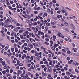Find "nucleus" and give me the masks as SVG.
I'll return each mask as SVG.
<instances>
[{"label": "nucleus", "instance_id": "nucleus-22", "mask_svg": "<svg viewBox=\"0 0 79 79\" xmlns=\"http://www.w3.org/2000/svg\"><path fill=\"white\" fill-rule=\"evenodd\" d=\"M50 23L48 22L46 23V25L48 26H50Z\"/></svg>", "mask_w": 79, "mask_h": 79}, {"label": "nucleus", "instance_id": "nucleus-16", "mask_svg": "<svg viewBox=\"0 0 79 79\" xmlns=\"http://www.w3.org/2000/svg\"><path fill=\"white\" fill-rule=\"evenodd\" d=\"M31 37H33L34 38L35 37V35H34V34L32 33L31 34Z\"/></svg>", "mask_w": 79, "mask_h": 79}, {"label": "nucleus", "instance_id": "nucleus-8", "mask_svg": "<svg viewBox=\"0 0 79 79\" xmlns=\"http://www.w3.org/2000/svg\"><path fill=\"white\" fill-rule=\"evenodd\" d=\"M73 64L75 66H78V63L76 62H74Z\"/></svg>", "mask_w": 79, "mask_h": 79}, {"label": "nucleus", "instance_id": "nucleus-37", "mask_svg": "<svg viewBox=\"0 0 79 79\" xmlns=\"http://www.w3.org/2000/svg\"><path fill=\"white\" fill-rule=\"evenodd\" d=\"M53 64L52 63V61H50L49 64V65H52Z\"/></svg>", "mask_w": 79, "mask_h": 79}, {"label": "nucleus", "instance_id": "nucleus-38", "mask_svg": "<svg viewBox=\"0 0 79 79\" xmlns=\"http://www.w3.org/2000/svg\"><path fill=\"white\" fill-rule=\"evenodd\" d=\"M48 52L49 53H51V54H52V52H51V51H50V50H48Z\"/></svg>", "mask_w": 79, "mask_h": 79}, {"label": "nucleus", "instance_id": "nucleus-49", "mask_svg": "<svg viewBox=\"0 0 79 79\" xmlns=\"http://www.w3.org/2000/svg\"><path fill=\"white\" fill-rule=\"evenodd\" d=\"M52 2V3H56V1L55 0H53Z\"/></svg>", "mask_w": 79, "mask_h": 79}, {"label": "nucleus", "instance_id": "nucleus-45", "mask_svg": "<svg viewBox=\"0 0 79 79\" xmlns=\"http://www.w3.org/2000/svg\"><path fill=\"white\" fill-rule=\"evenodd\" d=\"M45 40L47 42H48V41H49V39L48 38H46Z\"/></svg>", "mask_w": 79, "mask_h": 79}, {"label": "nucleus", "instance_id": "nucleus-13", "mask_svg": "<svg viewBox=\"0 0 79 79\" xmlns=\"http://www.w3.org/2000/svg\"><path fill=\"white\" fill-rule=\"evenodd\" d=\"M38 32L39 33H40V34H41V35H44V33L42 32H41V31H38Z\"/></svg>", "mask_w": 79, "mask_h": 79}, {"label": "nucleus", "instance_id": "nucleus-39", "mask_svg": "<svg viewBox=\"0 0 79 79\" xmlns=\"http://www.w3.org/2000/svg\"><path fill=\"white\" fill-rule=\"evenodd\" d=\"M65 71H67L68 70V68L66 67H65L64 68Z\"/></svg>", "mask_w": 79, "mask_h": 79}, {"label": "nucleus", "instance_id": "nucleus-64", "mask_svg": "<svg viewBox=\"0 0 79 79\" xmlns=\"http://www.w3.org/2000/svg\"><path fill=\"white\" fill-rule=\"evenodd\" d=\"M27 29L29 31H31V29H30V28H27Z\"/></svg>", "mask_w": 79, "mask_h": 79}, {"label": "nucleus", "instance_id": "nucleus-40", "mask_svg": "<svg viewBox=\"0 0 79 79\" xmlns=\"http://www.w3.org/2000/svg\"><path fill=\"white\" fill-rule=\"evenodd\" d=\"M51 24H52V25H54V24H55V23H54V22H52L51 23Z\"/></svg>", "mask_w": 79, "mask_h": 79}, {"label": "nucleus", "instance_id": "nucleus-29", "mask_svg": "<svg viewBox=\"0 0 79 79\" xmlns=\"http://www.w3.org/2000/svg\"><path fill=\"white\" fill-rule=\"evenodd\" d=\"M33 24L34 25H36L37 24V22H35L33 23Z\"/></svg>", "mask_w": 79, "mask_h": 79}, {"label": "nucleus", "instance_id": "nucleus-59", "mask_svg": "<svg viewBox=\"0 0 79 79\" xmlns=\"http://www.w3.org/2000/svg\"><path fill=\"white\" fill-rule=\"evenodd\" d=\"M42 60L43 61H46V59L45 58H43Z\"/></svg>", "mask_w": 79, "mask_h": 79}, {"label": "nucleus", "instance_id": "nucleus-32", "mask_svg": "<svg viewBox=\"0 0 79 79\" xmlns=\"http://www.w3.org/2000/svg\"><path fill=\"white\" fill-rule=\"evenodd\" d=\"M0 2L2 3H3V2H5V0H0Z\"/></svg>", "mask_w": 79, "mask_h": 79}, {"label": "nucleus", "instance_id": "nucleus-28", "mask_svg": "<svg viewBox=\"0 0 79 79\" xmlns=\"http://www.w3.org/2000/svg\"><path fill=\"white\" fill-rule=\"evenodd\" d=\"M51 48L52 49V50H54L55 49V46H53L52 47H51Z\"/></svg>", "mask_w": 79, "mask_h": 79}, {"label": "nucleus", "instance_id": "nucleus-9", "mask_svg": "<svg viewBox=\"0 0 79 79\" xmlns=\"http://www.w3.org/2000/svg\"><path fill=\"white\" fill-rule=\"evenodd\" d=\"M50 42L51 43L50 44H51V46H53V42L52 41H50Z\"/></svg>", "mask_w": 79, "mask_h": 79}, {"label": "nucleus", "instance_id": "nucleus-58", "mask_svg": "<svg viewBox=\"0 0 79 79\" xmlns=\"http://www.w3.org/2000/svg\"><path fill=\"white\" fill-rule=\"evenodd\" d=\"M34 13L35 14H37V13H38V12L37 11H35L34 12Z\"/></svg>", "mask_w": 79, "mask_h": 79}, {"label": "nucleus", "instance_id": "nucleus-36", "mask_svg": "<svg viewBox=\"0 0 79 79\" xmlns=\"http://www.w3.org/2000/svg\"><path fill=\"white\" fill-rule=\"evenodd\" d=\"M2 37H5V33L2 34Z\"/></svg>", "mask_w": 79, "mask_h": 79}, {"label": "nucleus", "instance_id": "nucleus-42", "mask_svg": "<svg viewBox=\"0 0 79 79\" xmlns=\"http://www.w3.org/2000/svg\"><path fill=\"white\" fill-rule=\"evenodd\" d=\"M67 60L68 61H69L70 60V58L69 57H67Z\"/></svg>", "mask_w": 79, "mask_h": 79}, {"label": "nucleus", "instance_id": "nucleus-20", "mask_svg": "<svg viewBox=\"0 0 79 79\" xmlns=\"http://www.w3.org/2000/svg\"><path fill=\"white\" fill-rule=\"evenodd\" d=\"M66 74L67 75H69L70 74H71V73L69 72H66Z\"/></svg>", "mask_w": 79, "mask_h": 79}, {"label": "nucleus", "instance_id": "nucleus-2", "mask_svg": "<svg viewBox=\"0 0 79 79\" xmlns=\"http://www.w3.org/2000/svg\"><path fill=\"white\" fill-rule=\"evenodd\" d=\"M28 47H30V48H32L33 47V45L31 43L28 44Z\"/></svg>", "mask_w": 79, "mask_h": 79}, {"label": "nucleus", "instance_id": "nucleus-18", "mask_svg": "<svg viewBox=\"0 0 79 79\" xmlns=\"http://www.w3.org/2000/svg\"><path fill=\"white\" fill-rule=\"evenodd\" d=\"M17 72L18 73V74H21V73H22V72H21V71L20 70H18V71Z\"/></svg>", "mask_w": 79, "mask_h": 79}, {"label": "nucleus", "instance_id": "nucleus-1", "mask_svg": "<svg viewBox=\"0 0 79 79\" xmlns=\"http://www.w3.org/2000/svg\"><path fill=\"white\" fill-rule=\"evenodd\" d=\"M70 27H71V28L73 29V30H75V26L73 24L71 23L70 24Z\"/></svg>", "mask_w": 79, "mask_h": 79}, {"label": "nucleus", "instance_id": "nucleus-51", "mask_svg": "<svg viewBox=\"0 0 79 79\" xmlns=\"http://www.w3.org/2000/svg\"><path fill=\"white\" fill-rule=\"evenodd\" d=\"M7 39L9 40V41L10 40V37L8 36H7Z\"/></svg>", "mask_w": 79, "mask_h": 79}, {"label": "nucleus", "instance_id": "nucleus-47", "mask_svg": "<svg viewBox=\"0 0 79 79\" xmlns=\"http://www.w3.org/2000/svg\"><path fill=\"white\" fill-rule=\"evenodd\" d=\"M68 40L69 41V42H71V39H70V38H68Z\"/></svg>", "mask_w": 79, "mask_h": 79}, {"label": "nucleus", "instance_id": "nucleus-6", "mask_svg": "<svg viewBox=\"0 0 79 79\" xmlns=\"http://www.w3.org/2000/svg\"><path fill=\"white\" fill-rule=\"evenodd\" d=\"M10 20H9V19H7V20L5 21V22L6 24H8Z\"/></svg>", "mask_w": 79, "mask_h": 79}, {"label": "nucleus", "instance_id": "nucleus-60", "mask_svg": "<svg viewBox=\"0 0 79 79\" xmlns=\"http://www.w3.org/2000/svg\"><path fill=\"white\" fill-rule=\"evenodd\" d=\"M44 64H48V62L47 61H45L44 62Z\"/></svg>", "mask_w": 79, "mask_h": 79}, {"label": "nucleus", "instance_id": "nucleus-50", "mask_svg": "<svg viewBox=\"0 0 79 79\" xmlns=\"http://www.w3.org/2000/svg\"><path fill=\"white\" fill-rule=\"evenodd\" d=\"M57 46H58V44H56L54 45V47H57Z\"/></svg>", "mask_w": 79, "mask_h": 79}, {"label": "nucleus", "instance_id": "nucleus-21", "mask_svg": "<svg viewBox=\"0 0 79 79\" xmlns=\"http://www.w3.org/2000/svg\"><path fill=\"white\" fill-rule=\"evenodd\" d=\"M42 77H44V76H45V73H44V72H42Z\"/></svg>", "mask_w": 79, "mask_h": 79}, {"label": "nucleus", "instance_id": "nucleus-12", "mask_svg": "<svg viewBox=\"0 0 79 79\" xmlns=\"http://www.w3.org/2000/svg\"><path fill=\"white\" fill-rule=\"evenodd\" d=\"M41 49H43L44 52L45 51V48L44 47L41 46Z\"/></svg>", "mask_w": 79, "mask_h": 79}, {"label": "nucleus", "instance_id": "nucleus-15", "mask_svg": "<svg viewBox=\"0 0 79 79\" xmlns=\"http://www.w3.org/2000/svg\"><path fill=\"white\" fill-rule=\"evenodd\" d=\"M22 32H23V30H20L19 31V33L21 34L22 33Z\"/></svg>", "mask_w": 79, "mask_h": 79}, {"label": "nucleus", "instance_id": "nucleus-33", "mask_svg": "<svg viewBox=\"0 0 79 79\" xmlns=\"http://www.w3.org/2000/svg\"><path fill=\"white\" fill-rule=\"evenodd\" d=\"M25 33L27 34V35H28L29 34V32L27 31H25Z\"/></svg>", "mask_w": 79, "mask_h": 79}, {"label": "nucleus", "instance_id": "nucleus-48", "mask_svg": "<svg viewBox=\"0 0 79 79\" xmlns=\"http://www.w3.org/2000/svg\"><path fill=\"white\" fill-rule=\"evenodd\" d=\"M60 70L62 72H64V69H60Z\"/></svg>", "mask_w": 79, "mask_h": 79}, {"label": "nucleus", "instance_id": "nucleus-43", "mask_svg": "<svg viewBox=\"0 0 79 79\" xmlns=\"http://www.w3.org/2000/svg\"><path fill=\"white\" fill-rule=\"evenodd\" d=\"M40 4H41V5H44V3L42 2V1H40Z\"/></svg>", "mask_w": 79, "mask_h": 79}, {"label": "nucleus", "instance_id": "nucleus-23", "mask_svg": "<svg viewBox=\"0 0 79 79\" xmlns=\"http://www.w3.org/2000/svg\"><path fill=\"white\" fill-rule=\"evenodd\" d=\"M5 50H7V49H8V46H6V47L5 48H4Z\"/></svg>", "mask_w": 79, "mask_h": 79}, {"label": "nucleus", "instance_id": "nucleus-34", "mask_svg": "<svg viewBox=\"0 0 79 79\" xmlns=\"http://www.w3.org/2000/svg\"><path fill=\"white\" fill-rule=\"evenodd\" d=\"M75 71L77 73H79V71H78V70H77V69H75Z\"/></svg>", "mask_w": 79, "mask_h": 79}, {"label": "nucleus", "instance_id": "nucleus-3", "mask_svg": "<svg viewBox=\"0 0 79 79\" xmlns=\"http://www.w3.org/2000/svg\"><path fill=\"white\" fill-rule=\"evenodd\" d=\"M28 23L29 24V26L30 27H32V25L33 24V23H32V22H28Z\"/></svg>", "mask_w": 79, "mask_h": 79}, {"label": "nucleus", "instance_id": "nucleus-19", "mask_svg": "<svg viewBox=\"0 0 79 79\" xmlns=\"http://www.w3.org/2000/svg\"><path fill=\"white\" fill-rule=\"evenodd\" d=\"M45 45H50V44H49V43L47 42H45Z\"/></svg>", "mask_w": 79, "mask_h": 79}, {"label": "nucleus", "instance_id": "nucleus-10", "mask_svg": "<svg viewBox=\"0 0 79 79\" xmlns=\"http://www.w3.org/2000/svg\"><path fill=\"white\" fill-rule=\"evenodd\" d=\"M6 60L7 63H8V64H10V60H9V59H8V58H6Z\"/></svg>", "mask_w": 79, "mask_h": 79}, {"label": "nucleus", "instance_id": "nucleus-7", "mask_svg": "<svg viewBox=\"0 0 79 79\" xmlns=\"http://www.w3.org/2000/svg\"><path fill=\"white\" fill-rule=\"evenodd\" d=\"M57 35H58V36H59V37H61V33L59 32L57 34Z\"/></svg>", "mask_w": 79, "mask_h": 79}, {"label": "nucleus", "instance_id": "nucleus-17", "mask_svg": "<svg viewBox=\"0 0 79 79\" xmlns=\"http://www.w3.org/2000/svg\"><path fill=\"white\" fill-rule=\"evenodd\" d=\"M35 75L36 76V77L37 78H39V75L37 73H36Z\"/></svg>", "mask_w": 79, "mask_h": 79}, {"label": "nucleus", "instance_id": "nucleus-44", "mask_svg": "<svg viewBox=\"0 0 79 79\" xmlns=\"http://www.w3.org/2000/svg\"><path fill=\"white\" fill-rule=\"evenodd\" d=\"M65 49L66 51H68L69 50V48H65Z\"/></svg>", "mask_w": 79, "mask_h": 79}, {"label": "nucleus", "instance_id": "nucleus-53", "mask_svg": "<svg viewBox=\"0 0 79 79\" xmlns=\"http://www.w3.org/2000/svg\"><path fill=\"white\" fill-rule=\"evenodd\" d=\"M58 9H59V11H61V7H58Z\"/></svg>", "mask_w": 79, "mask_h": 79}, {"label": "nucleus", "instance_id": "nucleus-4", "mask_svg": "<svg viewBox=\"0 0 79 79\" xmlns=\"http://www.w3.org/2000/svg\"><path fill=\"white\" fill-rule=\"evenodd\" d=\"M35 56H39V54L38 52H37V51H35Z\"/></svg>", "mask_w": 79, "mask_h": 79}, {"label": "nucleus", "instance_id": "nucleus-63", "mask_svg": "<svg viewBox=\"0 0 79 79\" xmlns=\"http://www.w3.org/2000/svg\"><path fill=\"white\" fill-rule=\"evenodd\" d=\"M64 79H66L68 77L67 76H64Z\"/></svg>", "mask_w": 79, "mask_h": 79}, {"label": "nucleus", "instance_id": "nucleus-27", "mask_svg": "<svg viewBox=\"0 0 79 79\" xmlns=\"http://www.w3.org/2000/svg\"><path fill=\"white\" fill-rule=\"evenodd\" d=\"M17 44H18L19 45H22V43L21 42H18Z\"/></svg>", "mask_w": 79, "mask_h": 79}, {"label": "nucleus", "instance_id": "nucleus-41", "mask_svg": "<svg viewBox=\"0 0 79 79\" xmlns=\"http://www.w3.org/2000/svg\"><path fill=\"white\" fill-rule=\"evenodd\" d=\"M65 14H64L65 16H68V12H65Z\"/></svg>", "mask_w": 79, "mask_h": 79}, {"label": "nucleus", "instance_id": "nucleus-52", "mask_svg": "<svg viewBox=\"0 0 79 79\" xmlns=\"http://www.w3.org/2000/svg\"><path fill=\"white\" fill-rule=\"evenodd\" d=\"M2 74L1 73V72H0V77L2 78Z\"/></svg>", "mask_w": 79, "mask_h": 79}, {"label": "nucleus", "instance_id": "nucleus-26", "mask_svg": "<svg viewBox=\"0 0 79 79\" xmlns=\"http://www.w3.org/2000/svg\"><path fill=\"white\" fill-rule=\"evenodd\" d=\"M30 68L31 69H34V67L33 66L31 65V67H30Z\"/></svg>", "mask_w": 79, "mask_h": 79}, {"label": "nucleus", "instance_id": "nucleus-46", "mask_svg": "<svg viewBox=\"0 0 79 79\" xmlns=\"http://www.w3.org/2000/svg\"><path fill=\"white\" fill-rule=\"evenodd\" d=\"M53 37L54 39H56V36L53 35Z\"/></svg>", "mask_w": 79, "mask_h": 79}, {"label": "nucleus", "instance_id": "nucleus-30", "mask_svg": "<svg viewBox=\"0 0 79 79\" xmlns=\"http://www.w3.org/2000/svg\"><path fill=\"white\" fill-rule=\"evenodd\" d=\"M67 53L68 54H70V53H71V51L69 50L68 51H67Z\"/></svg>", "mask_w": 79, "mask_h": 79}, {"label": "nucleus", "instance_id": "nucleus-25", "mask_svg": "<svg viewBox=\"0 0 79 79\" xmlns=\"http://www.w3.org/2000/svg\"><path fill=\"white\" fill-rule=\"evenodd\" d=\"M72 45L73 47H75V46H76V45H75V44H74V43H72Z\"/></svg>", "mask_w": 79, "mask_h": 79}, {"label": "nucleus", "instance_id": "nucleus-35", "mask_svg": "<svg viewBox=\"0 0 79 79\" xmlns=\"http://www.w3.org/2000/svg\"><path fill=\"white\" fill-rule=\"evenodd\" d=\"M47 11L48 13H50V9H48L47 10Z\"/></svg>", "mask_w": 79, "mask_h": 79}, {"label": "nucleus", "instance_id": "nucleus-5", "mask_svg": "<svg viewBox=\"0 0 79 79\" xmlns=\"http://www.w3.org/2000/svg\"><path fill=\"white\" fill-rule=\"evenodd\" d=\"M69 64H71V63H73V60H71L70 61H69L68 62Z\"/></svg>", "mask_w": 79, "mask_h": 79}, {"label": "nucleus", "instance_id": "nucleus-56", "mask_svg": "<svg viewBox=\"0 0 79 79\" xmlns=\"http://www.w3.org/2000/svg\"><path fill=\"white\" fill-rule=\"evenodd\" d=\"M13 78H14V79H16V75H14V76H13Z\"/></svg>", "mask_w": 79, "mask_h": 79}, {"label": "nucleus", "instance_id": "nucleus-54", "mask_svg": "<svg viewBox=\"0 0 79 79\" xmlns=\"http://www.w3.org/2000/svg\"><path fill=\"white\" fill-rule=\"evenodd\" d=\"M24 79H27V77L25 76V75L23 77Z\"/></svg>", "mask_w": 79, "mask_h": 79}, {"label": "nucleus", "instance_id": "nucleus-55", "mask_svg": "<svg viewBox=\"0 0 79 79\" xmlns=\"http://www.w3.org/2000/svg\"><path fill=\"white\" fill-rule=\"evenodd\" d=\"M15 52H18V48H15Z\"/></svg>", "mask_w": 79, "mask_h": 79}, {"label": "nucleus", "instance_id": "nucleus-14", "mask_svg": "<svg viewBox=\"0 0 79 79\" xmlns=\"http://www.w3.org/2000/svg\"><path fill=\"white\" fill-rule=\"evenodd\" d=\"M64 24H65V25L66 26H69V25H68V23H66V22H64Z\"/></svg>", "mask_w": 79, "mask_h": 79}, {"label": "nucleus", "instance_id": "nucleus-57", "mask_svg": "<svg viewBox=\"0 0 79 79\" xmlns=\"http://www.w3.org/2000/svg\"><path fill=\"white\" fill-rule=\"evenodd\" d=\"M1 24L2 26H3V25H4V23H3V22H1Z\"/></svg>", "mask_w": 79, "mask_h": 79}, {"label": "nucleus", "instance_id": "nucleus-31", "mask_svg": "<svg viewBox=\"0 0 79 79\" xmlns=\"http://www.w3.org/2000/svg\"><path fill=\"white\" fill-rule=\"evenodd\" d=\"M20 37L21 39H23V35H20Z\"/></svg>", "mask_w": 79, "mask_h": 79}, {"label": "nucleus", "instance_id": "nucleus-62", "mask_svg": "<svg viewBox=\"0 0 79 79\" xmlns=\"http://www.w3.org/2000/svg\"><path fill=\"white\" fill-rule=\"evenodd\" d=\"M48 34H51V30H50L48 31Z\"/></svg>", "mask_w": 79, "mask_h": 79}, {"label": "nucleus", "instance_id": "nucleus-11", "mask_svg": "<svg viewBox=\"0 0 79 79\" xmlns=\"http://www.w3.org/2000/svg\"><path fill=\"white\" fill-rule=\"evenodd\" d=\"M1 63H2V65H3V66H4V65H5V61L1 62Z\"/></svg>", "mask_w": 79, "mask_h": 79}, {"label": "nucleus", "instance_id": "nucleus-24", "mask_svg": "<svg viewBox=\"0 0 79 79\" xmlns=\"http://www.w3.org/2000/svg\"><path fill=\"white\" fill-rule=\"evenodd\" d=\"M61 11H62V13H63V14L65 13V11L63 9H62L61 10Z\"/></svg>", "mask_w": 79, "mask_h": 79}, {"label": "nucleus", "instance_id": "nucleus-61", "mask_svg": "<svg viewBox=\"0 0 79 79\" xmlns=\"http://www.w3.org/2000/svg\"><path fill=\"white\" fill-rule=\"evenodd\" d=\"M11 50L12 51V52H14V48H11Z\"/></svg>", "mask_w": 79, "mask_h": 79}]
</instances>
